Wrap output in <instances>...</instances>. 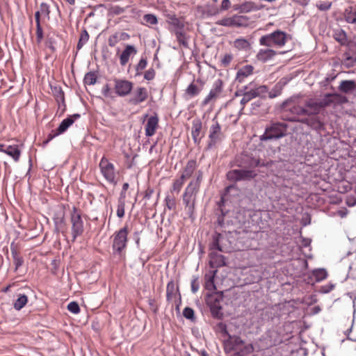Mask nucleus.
Wrapping results in <instances>:
<instances>
[{"instance_id":"nucleus-1","label":"nucleus","mask_w":356,"mask_h":356,"mask_svg":"<svg viewBox=\"0 0 356 356\" xmlns=\"http://www.w3.org/2000/svg\"><path fill=\"white\" fill-rule=\"evenodd\" d=\"M267 92L268 87L266 86L257 85L254 82H250L249 84L244 86L242 89L237 90L235 95L242 96L240 101L241 106L240 112L243 111L245 106L253 99L256 97L266 99Z\"/></svg>"},{"instance_id":"nucleus-2","label":"nucleus","mask_w":356,"mask_h":356,"mask_svg":"<svg viewBox=\"0 0 356 356\" xmlns=\"http://www.w3.org/2000/svg\"><path fill=\"white\" fill-rule=\"evenodd\" d=\"M291 39L290 35L277 29L270 33L262 35L259 40V43L261 46L268 47L281 48Z\"/></svg>"},{"instance_id":"nucleus-3","label":"nucleus","mask_w":356,"mask_h":356,"mask_svg":"<svg viewBox=\"0 0 356 356\" xmlns=\"http://www.w3.org/2000/svg\"><path fill=\"white\" fill-rule=\"evenodd\" d=\"M129 228L127 225L119 230L114 232L112 236L113 254L122 258L125 255L128 243Z\"/></svg>"},{"instance_id":"nucleus-4","label":"nucleus","mask_w":356,"mask_h":356,"mask_svg":"<svg viewBox=\"0 0 356 356\" xmlns=\"http://www.w3.org/2000/svg\"><path fill=\"white\" fill-rule=\"evenodd\" d=\"M291 100L288 99L280 105V112L283 120L289 122L299 120L300 115H305L304 107L300 105H290Z\"/></svg>"},{"instance_id":"nucleus-5","label":"nucleus","mask_w":356,"mask_h":356,"mask_svg":"<svg viewBox=\"0 0 356 356\" xmlns=\"http://www.w3.org/2000/svg\"><path fill=\"white\" fill-rule=\"evenodd\" d=\"M330 106V101L325 97V95L321 99L315 98L307 99L304 102L305 115H317L325 107Z\"/></svg>"},{"instance_id":"nucleus-6","label":"nucleus","mask_w":356,"mask_h":356,"mask_svg":"<svg viewBox=\"0 0 356 356\" xmlns=\"http://www.w3.org/2000/svg\"><path fill=\"white\" fill-rule=\"evenodd\" d=\"M287 124L283 122H273L266 127L264 134L260 136L261 141L281 138L286 136Z\"/></svg>"},{"instance_id":"nucleus-7","label":"nucleus","mask_w":356,"mask_h":356,"mask_svg":"<svg viewBox=\"0 0 356 356\" xmlns=\"http://www.w3.org/2000/svg\"><path fill=\"white\" fill-rule=\"evenodd\" d=\"M70 223L72 242L74 243L77 237L81 236L84 232V224L81 211L74 206L70 211Z\"/></svg>"},{"instance_id":"nucleus-8","label":"nucleus","mask_w":356,"mask_h":356,"mask_svg":"<svg viewBox=\"0 0 356 356\" xmlns=\"http://www.w3.org/2000/svg\"><path fill=\"white\" fill-rule=\"evenodd\" d=\"M222 292H217L209 296L207 300V305L209 306L211 314L213 318L221 320L224 317L222 307L223 301Z\"/></svg>"},{"instance_id":"nucleus-9","label":"nucleus","mask_w":356,"mask_h":356,"mask_svg":"<svg viewBox=\"0 0 356 356\" xmlns=\"http://www.w3.org/2000/svg\"><path fill=\"white\" fill-rule=\"evenodd\" d=\"M224 138V134L222 132L220 124L214 118L212 120V124L209 127V140L207 145V149H211L216 147Z\"/></svg>"},{"instance_id":"nucleus-10","label":"nucleus","mask_w":356,"mask_h":356,"mask_svg":"<svg viewBox=\"0 0 356 356\" xmlns=\"http://www.w3.org/2000/svg\"><path fill=\"white\" fill-rule=\"evenodd\" d=\"M257 175V173L253 170H246L240 168V169L229 170L227 173V178L230 181L238 182L241 181H250Z\"/></svg>"},{"instance_id":"nucleus-11","label":"nucleus","mask_w":356,"mask_h":356,"mask_svg":"<svg viewBox=\"0 0 356 356\" xmlns=\"http://www.w3.org/2000/svg\"><path fill=\"white\" fill-rule=\"evenodd\" d=\"M99 167L104 179L111 184H116L115 166L112 163L109 162L107 158L105 156L102 158Z\"/></svg>"},{"instance_id":"nucleus-12","label":"nucleus","mask_w":356,"mask_h":356,"mask_svg":"<svg viewBox=\"0 0 356 356\" xmlns=\"http://www.w3.org/2000/svg\"><path fill=\"white\" fill-rule=\"evenodd\" d=\"M194 13L197 18L207 19L218 15V10L216 5L206 3L196 6Z\"/></svg>"},{"instance_id":"nucleus-13","label":"nucleus","mask_w":356,"mask_h":356,"mask_svg":"<svg viewBox=\"0 0 356 356\" xmlns=\"http://www.w3.org/2000/svg\"><path fill=\"white\" fill-rule=\"evenodd\" d=\"M203 172L202 170H198L196 175L195 179L192 180L187 187L185 188V191L183 194V197L196 198L197 195L200 191V184L202 181Z\"/></svg>"},{"instance_id":"nucleus-14","label":"nucleus","mask_w":356,"mask_h":356,"mask_svg":"<svg viewBox=\"0 0 356 356\" xmlns=\"http://www.w3.org/2000/svg\"><path fill=\"white\" fill-rule=\"evenodd\" d=\"M113 81L115 83L114 89L115 93L120 97H125L130 94L133 89V83L120 79H114Z\"/></svg>"},{"instance_id":"nucleus-15","label":"nucleus","mask_w":356,"mask_h":356,"mask_svg":"<svg viewBox=\"0 0 356 356\" xmlns=\"http://www.w3.org/2000/svg\"><path fill=\"white\" fill-rule=\"evenodd\" d=\"M223 90V82L221 79L216 80L208 95L202 102L203 105H207L211 100L218 98Z\"/></svg>"},{"instance_id":"nucleus-16","label":"nucleus","mask_w":356,"mask_h":356,"mask_svg":"<svg viewBox=\"0 0 356 356\" xmlns=\"http://www.w3.org/2000/svg\"><path fill=\"white\" fill-rule=\"evenodd\" d=\"M148 98V91L146 88L137 87L132 92L129 99V103L131 105H138L144 102Z\"/></svg>"},{"instance_id":"nucleus-17","label":"nucleus","mask_w":356,"mask_h":356,"mask_svg":"<svg viewBox=\"0 0 356 356\" xmlns=\"http://www.w3.org/2000/svg\"><path fill=\"white\" fill-rule=\"evenodd\" d=\"M218 327L221 330V332L228 337L227 343L232 346V350H236L238 346L243 345L245 341L237 335L232 336L227 330V326L222 323L218 324Z\"/></svg>"},{"instance_id":"nucleus-18","label":"nucleus","mask_w":356,"mask_h":356,"mask_svg":"<svg viewBox=\"0 0 356 356\" xmlns=\"http://www.w3.org/2000/svg\"><path fill=\"white\" fill-rule=\"evenodd\" d=\"M168 23L170 26V31L172 33L182 32L185 28V21L182 17H177L176 15H169L168 17Z\"/></svg>"},{"instance_id":"nucleus-19","label":"nucleus","mask_w":356,"mask_h":356,"mask_svg":"<svg viewBox=\"0 0 356 356\" xmlns=\"http://www.w3.org/2000/svg\"><path fill=\"white\" fill-rule=\"evenodd\" d=\"M0 152H3L10 156L15 162H18L22 151L17 145H8L0 143Z\"/></svg>"},{"instance_id":"nucleus-20","label":"nucleus","mask_w":356,"mask_h":356,"mask_svg":"<svg viewBox=\"0 0 356 356\" xmlns=\"http://www.w3.org/2000/svg\"><path fill=\"white\" fill-rule=\"evenodd\" d=\"M202 129V121L199 118H195L192 122L191 136L194 143L196 145L200 143L201 139L204 136V134L201 135Z\"/></svg>"},{"instance_id":"nucleus-21","label":"nucleus","mask_w":356,"mask_h":356,"mask_svg":"<svg viewBox=\"0 0 356 356\" xmlns=\"http://www.w3.org/2000/svg\"><path fill=\"white\" fill-rule=\"evenodd\" d=\"M256 158L250 156L248 154L243 155L237 160L236 165L241 168L246 170H253L257 168Z\"/></svg>"},{"instance_id":"nucleus-22","label":"nucleus","mask_w":356,"mask_h":356,"mask_svg":"<svg viewBox=\"0 0 356 356\" xmlns=\"http://www.w3.org/2000/svg\"><path fill=\"white\" fill-rule=\"evenodd\" d=\"M80 118V114L75 113L64 119L56 130V135H60L65 132L67 129L74 122V121L77 119H79Z\"/></svg>"},{"instance_id":"nucleus-23","label":"nucleus","mask_w":356,"mask_h":356,"mask_svg":"<svg viewBox=\"0 0 356 356\" xmlns=\"http://www.w3.org/2000/svg\"><path fill=\"white\" fill-rule=\"evenodd\" d=\"M209 266L214 270L227 265L225 257L220 254L211 252L209 254Z\"/></svg>"},{"instance_id":"nucleus-24","label":"nucleus","mask_w":356,"mask_h":356,"mask_svg":"<svg viewBox=\"0 0 356 356\" xmlns=\"http://www.w3.org/2000/svg\"><path fill=\"white\" fill-rule=\"evenodd\" d=\"M136 48L131 44L126 45L120 56V63L122 66H124L129 61L131 56H134L137 54Z\"/></svg>"},{"instance_id":"nucleus-25","label":"nucleus","mask_w":356,"mask_h":356,"mask_svg":"<svg viewBox=\"0 0 356 356\" xmlns=\"http://www.w3.org/2000/svg\"><path fill=\"white\" fill-rule=\"evenodd\" d=\"M183 204L188 217L193 220H195L196 198L183 197Z\"/></svg>"},{"instance_id":"nucleus-26","label":"nucleus","mask_w":356,"mask_h":356,"mask_svg":"<svg viewBox=\"0 0 356 356\" xmlns=\"http://www.w3.org/2000/svg\"><path fill=\"white\" fill-rule=\"evenodd\" d=\"M159 125V118L156 115L150 116L145 125V135L146 136H152L154 135L156 128Z\"/></svg>"},{"instance_id":"nucleus-27","label":"nucleus","mask_w":356,"mask_h":356,"mask_svg":"<svg viewBox=\"0 0 356 356\" xmlns=\"http://www.w3.org/2000/svg\"><path fill=\"white\" fill-rule=\"evenodd\" d=\"M277 54V51L273 50L272 47H268V49H261L257 54V58L259 61L266 63L274 58Z\"/></svg>"},{"instance_id":"nucleus-28","label":"nucleus","mask_w":356,"mask_h":356,"mask_svg":"<svg viewBox=\"0 0 356 356\" xmlns=\"http://www.w3.org/2000/svg\"><path fill=\"white\" fill-rule=\"evenodd\" d=\"M254 67L251 65H245L241 67L236 73V81L242 83L253 72Z\"/></svg>"},{"instance_id":"nucleus-29","label":"nucleus","mask_w":356,"mask_h":356,"mask_svg":"<svg viewBox=\"0 0 356 356\" xmlns=\"http://www.w3.org/2000/svg\"><path fill=\"white\" fill-rule=\"evenodd\" d=\"M197 168V161L194 159L189 160L187 162L185 168H184V170H183V172H182L181 177L184 179L190 178Z\"/></svg>"},{"instance_id":"nucleus-30","label":"nucleus","mask_w":356,"mask_h":356,"mask_svg":"<svg viewBox=\"0 0 356 356\" xmlns=\"http://www.w3.org/2000/svg\"><path fill=\"white\" fill-rule=\"evenodd\" d=\"M223 239V236L220 233H215L212 236V241L209 245L211 250H218L219 252H224L222 246L220 245V241Z\"/></svg>"},{"instance_id":"nucleus-31","label":"nucleus","mask_w":356,"mask_h":356,"mask_svg":"<svg viewBox=\"0 0 356 356\" xmlns=\"http://www.w3.org/2000/svg\"><path fill=\"white\" fill-rule=\"evenodd\" d=\"M344 18L346 22L356 24V5L348 6L344 11Z\"/></svg>"},{"instance_id":"nucleus-32","label":"nucleus","mask_w":356,"mask_h":356,"mask_svg":"<svg viewBox=\"0 0 356 356\" xmlns=\"http://www.w3.org/2000/svg\"><path fill=\"white\" fill-rule=\"evenodd\" d=\"M235 10H238L240 13H249L252 10H257L259 8L252 2H245L241 5H235L234 6Z\"/></svg>"},{"instance_id":"nucleus-33","label":"nucleus","mask_w":356,"mask_h":356,"mask_svg":"<svg viewBox=\"0 0 356 356\" xmlns=\"http://www.w3.org/2000/svg\"><path fill=\"white\" fill-rule=\"evenodd\" d=\"M179 289L176 287L175 284L173 281H170L168 283L166 287V300L168 302L172 300L174 298L177 296V292H178Z\"/></svg>"},{"instance_id":"nucleus-34","label":"nucleus","mask_w":356,"mask_h":356,"mask_svg":"<svg viewBox=\"0 0 356 356\" xmlns=\"http://www.w3.org/2000/svg\"><path fill=\"white\" fill-rule=\"evenodd\" d=\"M325 97L328 98L330 101V105L332 104H342L348 102L346 97L341 95L337 93H328L325 95Z\"/></svg>"},{"instance_id":"nucleus-35","label":"nucleus","mask_w":356,"mask_h":356,"mask_svg":"<svg viewBox=\"0 0 356 356\" xmlns=\"http://www.w3.org/2000/svg\"><path fill=\"white\" fill-rule=\"evenodd\" d=\"M201 92V88H200L197 85L194 83H191L187 88L185 90L184 95L188 98H192L195 96H197Z\"/></svg>"},{"instance_id":"nucleus-36","label":"nucleus","mask_w":356,"mask_h":356,"mask_svg":"<svg viewBox=\"0 0 356 356\" xmlns=\"http://www.w3.org/2000/svg\"><path fill=\"white\" fill-rule=\"evenodd\" d=\"M355 83L354 81L344 80L340 83L339 89L340 91H341L343 92L348 93V92H351L355 88Z\"/></svg>"},{"instance_id":"nucleus-37","label":"nucleus","mask_w":356,"mask_h":356,"mask_svg":"<svg viewBox=\"0 0 356 356\" xmlns=\"http://www.w3.org/2000/svg\"><path fill=\"white\" fill-rule=\"evenodd\" d=\"M54 222L55 225L56 232H61L63 234H64L65 232L63 230V227L65 225V219L64 213H63L60 216L57 215L56 217L54 218Z\"/></svg>"},{"instance_id":"nucleus-38","label":"nucleus","mask_w":356,"mask_h":356,"mask_svg":"<svg viewBox=\"0 0 356 356\" xmlns=\"http://www.w3.org/2000/svg\"><path fill=\"white\" fill-rule=\"evenodd\" d=\"M333 38L341 45H346L347 44V35L346 33L342 29L335 31L333 34Z\"/></svg>"},{"instance_id":"nucleus-39","label":"nucleus","mask_w":356,"mask_h":356,"mask_svg":"<svg viewBox=\"0 0 356 356\" xmlns=\"http://www.w3.org/2000/svg\"><path fill=\"white\" fill-rule=\"evenodd\" d=\"M309 127L316 131L323 129L324 124L321 121L320 118L316 115H312Z\"/></svg>"},{"instance_id":"nucleus-40","label":"nucleus","mask_w":356,"mask_h":356,"mask_svg":"<svg viewBox=\"0 0 356 356\" xmlns=\"http://www.w3.org/2000/svg\"><path fill=\"white\" fill-rule=\"evenodd\" d=\"M28 298L24 294H19L17 300L13 304V307L16 310H20L27 303Z\"/></svg>"},{"instance_id":"nucleus-41","label":"nucleus","mask_w":356,"mask_h":356,"mask_svg":"<svg viewBox=\"0 0 356 356\" xmlns=\"http://www.w3.org/2000/svg\"><path fill=\"white\" fill-rule=\"evenodd\" d=\"M264 99H260L253 102L251 104V106L250 108V114L251 115H258L260 112V108L263 105V100Z\"/></svg>"},{"instance_id":"nucleus-42","label":"nucleus","mask_w":356,"mask_h":356,"mask_svg":"<svg viewBox=\"0 0 356 356\" xmlns=\"http://www.w3.org/2000/svg\"><path fill=\"white\" fill-rule=\"evenodd\" d=\"M232 17L234 26H243L248 24V19L246 16L234 15Z\"/></svg>"},{"instance_id":"nucleus-43","label":"nucleus","mask_w":356,"mask_h":356,"mask_svg":"<svg viewBox=\"0 0 356 356\" xmlns=\"http://www.w3.org/2000/svg\"><path fill=\"white\" fill-rule=\"evenodd\" d=\"M56 39L54 35H48L45 42L47 47H48L51 53H54L56 51Z\"/></svg>"},{"instance_id":"nucleus-44","label":"nucleus","mask_w":356,"mask_h":356,"mask_svg":"<svg viewBox=\"0 0 356 356\" xmlns=\"http://www.w3.org/2000/svg\"><path fill=\"white\" fill-rule=\"evenodd\" d=\"M184 181L185 179H183L181 177H180L179 179H175L172 184V188L170 190L171 193H179L184 185Z\"/></svg>"},{"instance_id":"nucleus-45","label":"nucleus","mask_w":356,"mask_h":356,"mask_svg":"<svg viewBox=\"0 0 356 356\" xmlns=\"http://www.w3.org/2000/svg\"><path fill=\"white\" fill-rule=\"evenodd\" d=\"M88 40L89 34L86 29H83L81 33V35L76 46L77 49H81L83 46L88 41Z\"/></svg>"},{"instance_id":"nucleus-46","label":"nucleus","mask_w":356,"mask_h":356,"mask_svg":"<svg viewBox=\"0 0 356 356\" xmlns=\"http://www.w3.org/2000/svg\"><path fill=\"white\" fill-rule=\"evenodd\" d=\"M313 275L317 282H320L327 277V273L324 268H319L313 271Z\"/></svg>"},{"instance_id":"nucleus-47","label":"nucleus","mask_w":356,"mask_h":356,"mask_svg":"<svg viewBox=\"0 0 356 356\" xmlns=\"http://www.w3.org/2000/svg\"><path fill=\"white\" fill-rule=\"evenodd\" d=\"M165 207L169 210H175L176 209V200L174 195L168 194L165 198Z\"/></svg>"},{"instance_id":"nucleus-48","label":"nucleus","mask_w":356,"mask_h":356,"mask_svg":"<svg viewBox=\"0 0 356 356\" xmlns=\"http://www.w3.org/2000/svg\"><path fill=\"white\" fill-rule=\"evenodd\" d=\"M143 23L145 25H154L158 23L157 17L155 15L153 14H145L143 17Z\"/></svg>"},{"instance_id":"nucleus-49","label":"nucleus","mask_w":356,"mask_h":356,"mask_svg":"<svg viewBox=\"0 0 356 356\" xmlns=\"http://www.w3.org/2000/svg\"><path fill=\"white\" fill-rule=\"evenodd\" d=\"M217 272H218V270L216 269L210 271V275H205V277L207 280V283H206L207 289H210V287L215 288L214 277H215V275L217 273Z\"/></svg>"},{"instance_id":"nucleus-50","label":"nucleus","mask_w":356,"mask_h":356,"mask_svg":"<svg viewBox=\"0 0 356 356\" xmlns=\"http://www.w3.org/2000/svg\"><path fill=\"white\" fill-rule=\"evenodd\" d=\"M175 35L176 37V39L179 44L182 45L184 47H188V42L186 37V33L184 31L182 32H177L175 33Z\"/></svg>"},{"instance_id":"nucleus-51","label":"nucleus","mask_w":356,"mask_h":356,"mask_svg":"<svg viewBox=\"0 0 356 356\" xmlns=\"http://www.w3.org/2000/svg\"><path fill=\"white\" fill-rule=\"evenodd\" d=\"M147 60L146 58H141L138 62V63L136 65V76L141 75L143 73V70L147 67Z\"/></svg>"},{"instance_id":"nucleus-52","label":"nucleus","mask_w":356,"mask_h":356,"mask_svg":"<svg viewBox=\"0 0 356 356\" xmlns=\"http://www.w3.org/2000/svg\"><path fill=\"white\" fill-rule=\"evenodd\" d=\"M84 83L86 85H94L97 81V76L94 72H89L86 74L83 79Z\"/></svg>"},{"instance_id":"nucleus-53","label":"nucleus","mask_w":356,"mask_h":356,"mask_svg":"<svg viewBox=\"0 0 356 356\" xmlns=\"http://www.w3.org/2000/svg\"><path fill=\"white\" fill-rule=\"evenodd\" d=\"M249 42L245 39H236L234 41V47L238 49H245L249 47Z\"/></svg>"},{"instance_id":"nucleus-54","label":"nucleus","mask_w":356,"mask_h":356,"mask_svg":"<svg viewBox=\"0 0 356 356\" xmlns=\"http://www.w3.org/2000/svg\"><path fill=\"white\" fill-rule=\"evenodd\" d=\"M54 93L58 102H65L64 92L60 87H55Z\"/></svg>"},{"instance_id":"nucleus-55","label":"nucleus","mask_w":356,"mask_h":356,"mask_svg":"<svg viewBox=\"0 0 356 356\" xmlns=\"http://www.w3.org/2000/svg\"><path fill=\"white\" fill-rule=\"evenodd\" d=\"M217 25L223 26H234L233 25V17H225L222 18L216 22Z\"/></svg>"},{"instance_id":"nucleus-56","label":"nucleus","mask_w":356,"mask_h":356,"mask_svg":"<svg viewBox=\"0 0 356 356\" xmlns=\"http://www.w3.org/2000/svg\"><path fill=\"white\" fill-rule=\"evenodd\" d=\"M39 11L42 15H44L49 19L50 7L47 3L42 2L40 3Z\"/></svg>"},{"instance_id":"nucleus-57","label":"nucleus","mask_w":356,"mask_h":356,"mask_svg":"<svg viewBox=\"0 0 356 356\" xmlns=\"http://www.w3.org/2000/svg\"><path fill=\"white\" fill-rule=\"evenodd\" d=\"M183 316L188 320H195V312L194 310L188 307H186L183 310Z\"/></svg>"},{"instance_id":"nucleus-58","label":"nucleus","mask_w":356,"mask_h":356,"mask_svg":"<svg viewBox=\"0 0 356 356\" xmlns=\"http://www.w3.org/2000/svg\"><path fill=\"white\" fill-rule=\"evenodd\" d=\"M125 201L118 200L117 216L122 218L124 216Z\"/></svg>"},{"instance_id":"nucleus-59","label":"nucleus","mask_w":356,"mask_h":356,"mask_svg":"<svg viewBox=\"0 0 356 356\" xmlns=\"http://www.w3.org/2000/svg\"><path fill=\"white\" fill-rule=\"evenodd\" d=\"M67 309L72 312V314H76L78 313H79L80 312V307H79V304L75 302V301H72V302H70L67 307Z\"/></svg>"},{"instance_id":"nucleus-60","label":"nucleus","mask_w":356,"mask_h":356,"mask_svg":"<svg viewBox=\"0 0 356 356\" xmlns=\"http://www.w3.org/2000/svg\"><path fill=\"white\" fill-rule=\"evenodd\" d=\"M233 59V56L231 54H225L223 58L221 59L220 65L226 67L229 65L230 63Z\"/></svg>"},{"instance_id":"nucleus-61","label":"nucleus","mask_w":356,"mask_h":356,"mask_svg":"<svg viewBox=\"0 0 356 356\" xmlns=\"http://www.w3.org/2000/svg\"><path fill=\"white\" fill-rule=\"evenodd\" d=\"M281 92H282L281 87H279L277 85H276L271 91H270V92L268 91L267 94H268L269 98L273 99V98L280 95Z\"/></svg>"},{"instance_id":"nucleus-62","label":"nucleus","mask_w":356,"mask_h":356,"mask_svg":"<svg viewBox=\"0 0 356 356\" xmlns=\"http://www.w3.org/2000/svg\"><path fill=\"white\" fill-rule=\"evenodd\" d=\"M232 6V3L229 0H222L220 4V8H218V14L229 10Z\"/></svg>"},{"instance_id":"nucleus-63","label":"nucleus","mask_w":356,"mask_h":356,"mask_svg":"<svg viewBox=\"0 0 356 356\" xmlns=\"http://www.w3.org/2000/svg\"><path fill=\"white\" fill-rule=\"evenodd\" d=\"M120 41L118 33L111 35L108 39V44L110 47H113Z\"/></svg>"},{"instance_id":"nucleus-64","label":"nucleus","mask_w":356,"mask_h":356,"mask_svg":"<svg viewBox=\"0 0 356 356\" xmlns=\"http://www.w3.org/2000/svg\"><path fill=\"white\" fill-rule=\"evenodd\" d=\"M332 6V3L329 1H321L316 4L317 8L322 11L328 10Z\"/></svg>"}]
</instances>
